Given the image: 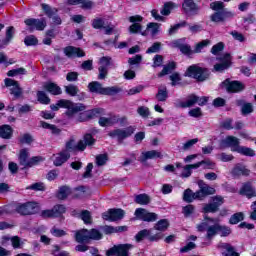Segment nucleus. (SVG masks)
I'll return each instance as SVG.
<instances>
[{"label":"nucleus","instance_id":"1","mask_svg":"<svg viewBox=\"0 0 256 256\" xmlns=\"http://www.w3.org/2000/svg\"><path fill=\"white\" fill-rule=\"evenodd\" d=\"M50 108L52 111H59V108L67 109L66 115H68V117H73L75 113H80V111H85V109H87L84 104H75L72 101L65 99L59 100L56 104L50 105Z\"/></svg>","mask_w":256,"mask_h":256},{"label":"nucleus","instance_id":"2","mask_svg":"<svg viewBox=\"0 0 256 256\" xmlns=\"http://www.w3.org/2000/svg\"><path fill=\"white\" fill-rule=\"evenodd\" d=\"M210 7L213 11H216L211 15V21H213V23H223V21H227V19H233V17H235L233 12L224 9L225 5L223 2L218 1L211 3Z\"/></svg>","mask_w":256,"mask_h":256},{"label":"nucleus","instance_id":"3","mask_svg":"<svg viewBox=\"0 0 256 256\" xmlns=\"http://www.w3.org/2000/svg\"><path fill=\"white\" fill-rule=\"evenodd\" d=\"M87 145H95V140L91 134H86L84 140H80L79 142H76L74 139L69 140L66 143L65 151L68 153H71V151H85Z\"/></svg>","mask_w":256,"mask_h":256},{"label":"nucleus","instance_id":"4","mask_svg":"<svg viewBox=\"0 0 256 256\" xmlns=\"http://www.w3.org/2000/svg\"><path fill=\"white\" fill-rule=\"evenodd\" d=\"M103 234L99 232L97 229L87 230L82 229L80 231L76 232L75 239L77 243H87L90 239H93L95 241H99V239H102Z\"/></svg>","mask_w":256,"mask_h":256},{"label":"nucleus","instance_id":"5","mask_svg":"<svg viewBox=\"0 0 256 256\" xmlns=\"http://www.w3.org/2000/svg\"><path fill=\"white\" fill-rule=\"evenodd\" d=\"M88 89L91 93H98L99 95H117L121 91L117 86L103 88L101 83L97 81L89 83Z\"/></svg>","mask_w":256,"mask_h":256},{"label":"nucleus","instance_id":"6","mask_svg":"<svg viewBox=\"0 0 256 256\" xmlns=\"http://www.w3.org/2000/svg\"><path fill=\"white\" fill-rule=\"evenodd\" d=\"M197 229L201 232L206 231V239L211 241L219 233V223L215 222V220H209L199 224Z\"/></svg>","mask_w":256,"mask_h":256},{"label":"nucleus","instance_id":"7","mask_svg":"<svg viewBox=\"0 0 256 256\" xmlns=\"http://www.w3.org/2000/svg\"><path fill=\"white\" fill-rule=\"evenodd\" d=\"M207 101H209V98L202 96L198 97L196 95H190L186 101H179L176 103V107H181L182 109H187L189 107H193V105H206Z\"/></svg>","mask_w":256,"mask_h":256},{"label":"nucleus","instance_id":"8","mask_svg":"<svg viewBox=\"0 0 256 256\" xmlns=\"http://www.w3.org/2000/svg\"><path fill=\"white\" fill-rule=\"evenodd\" d=\"M40 209L41 207L37 202H28L16 207V211L20 213V215H35V213H39Z\"/></svg>","mask_w":256,"mask_h":256},{"label":"nucleus","instance_id":"9","mask_svg":"<svg viewBox=\"0 0 256 256\" xmlns=\"http://www.w3.org/2000/svg\"><path fill=\"white\" fill-rule=\"evenodd\" d=\"M185 75L186 77H192L198 81H205L207 79V69L192 65L187 69Z\"/></svg>","mask_w":256,"mask_h":256},{"label":"nucleus","instance_id":"10","mask_svg":"<svg viewBox=\"0 0 256 256\" xmlns=\"http://www.w3.org/2000/svg\"><path fill=\"white\" fill-rule=\"evenodd\" d=\"M224 203L223 197L215 196L211 198V201L208 204H204L202 208L203 213H216L219 211V207Z\"/></svg>","mask_w":256,"mask_h":256},{"label":"nucleus","instance_id":"11","mask_svg":"<svg viewBox=\"0 0 256 256\" xmlns=\"http://www.w3.org/2000/svg\"><path fill=\"white\" fill-rule=\"evenodd\" d=\"M133 133H135V127L129 126L125 129H116L114 131L109 132V137H112V139H118V141H123V139L131 137Z\"/></svg>","mask_w":256,"mask_h":256},{"label":"nucleus","instance_id":"12","mask_svg":"<svg viewBox=\"0 0 256 256\" xmlns=\"http://www.w3.org/2000/svg\"><path fill=\"white\" fill-rule=\"evenodd\" d=\"M230 147L231 151L237 152L240 147L239 138L235 136H228L220 141L219 149H227Z\"/></svg>","mask_w":256,"mask_h":256},{"label":"nucleus","instance_id":"13","mask_svg":"<svg viewBox=\"0 0 256 256\" xmlns=\"http://www.w3.org/2000/svg\"><path fill=\"white\" fill-rule=\"evenodd\" d=\"M129 249H133V245L131 244H120L118 246H114L109 249L106 253L107 256H129L128 251Z\"/></svg>","mask_w":256,"mask_h":256},{"label":"nucleus","instance_id":"14","mask_svg":"<svg viewBox=\"0 0 256 256\" xmlns=\"http://www.w3.org/2000/svg\"><path fill=\"white\" fill-rule=\"evenodd\" d=\"M25 25L29 27L30 31H43L47 27V21L45 19H27L25 20Z\"/></svg>","mask_w":256,"mask_h":256},{"label":"nucleus","instance_id":"15","mask_svg":"<svg viewBox=\"0 0 256 256\" xmlns=\"http://www.w3.org/2000/svg\"><path fill=\"white\" fill-rule=\"evenodd\" d=\"M125 217V211L123 209H110L102 214V218L105 221H119Z\"/></svg>","mask_w":256,"mask_h":256},{"label":"nucleus","instance_id":"16","mask_svg":"<svg viewBox=\"0 0 256 256\" xmlns=\"http://www.w3.org/2000/svg\"><path fill=\"white\" fill-rule=\"evenodd\" d=\"M222 87L228 91V93H239L245 89V85L239 81H230L229 79L222 82Z\"/></svg>","mask_w":256,"mask_h":256},{"label":"nucleus","instance_id":"17","mask_svg":"<svg viewBox=\"0 0 256 256\" xmlns=\"http://www.w3.org/2000/svg\"><path fill=\"white\" fill-rule=\"evenodd\" d=\"M219 63L214 65V71H225V69H229L231 67V55L229 54H222L218 58Z\"/></svg>","mask_w":256,"mask_h":256},{"label":"nucleus","instance_id":"18","mask_svg":"<svg viewBox=\"0 0 256 256\" xmlns=\"http://www.w3.org/2000/svg\"><path fill=\"white\" fill-rule=\"evenodd\" d=\"M145 237H147V239L149 241H159V239H161L162 235L161 233H157L155 235H153V230H141L140 232H138V234L136 235V241H143V239H145Z\"/></svg>","mask_w":256,"mask_h":256},{"label":"nucleus","instance_id":"19","mask_svg":"<svg viewBox=\"0 0 256 256\" xmlns=\"http://www.w3.org/2000/svg\"><path fill=\"white\" fill-rule=\"evenodd\" d=\"M99 79H105L109 71V65H111V57L104 56L100 59L99 62Z\"/></svg>","mask_w":256,"mask_h":256},{"label":"nucleus","instance_id":"20","mask_svg":"<svg viewBox=\"0 0 256 256\" xmlns=\"http://www.w3.org/2000/svg\"><path fill=\"white\" fill-rule=\"evenodd\" d=\"M67 209L63 205H56L51 210L42 211L41 215L43 217H61L63 213H65Z\"/></svg>","mask_w":256,"mask_h":256},{"label":"nucleus","instance_id":"21","mask_svg":"<svg viewBox=\"0 0 256 256\" xmlns=\"http://www.w3.org/2000/svg\"><path fill=\"white\" fill-rule=\"evenodd\" d=\"M129 21L130 23H132V25L129 27V32L141 33V29H142L141 22L143 21V17L139 15L130 16Z\"/></svg>","mask_w":256,"mask_h":256},{"label":"nucleus","instance_id":"22","mask_svg":"<svg viewBox=\"0 0 256 256\" xmlns=\"http://www.w3.org/2000/svg\"><path fill=\"white\" fill-rule=\"evenodd\" d=\"M6 87H9L11 95L14 97H21V87H19V83L13 79L6 78L4 80Z\"/></svg>","mask_w":256,"mask_h":256},{"label":"nucleus","instance_id":"23","mask_svg":"<svg viewBox=\"0 0 256 256\" xmlns=\"http://www.w3.org/2000/svg\"><path fill=\"white\" fill-rule=\"evenodd\" d=\"M42 9L45 12V14L50 17H52V23L54 25H61V18L59 16H54L57 14V9L56 8H51L47 4H42Z\"/></svg>","mask_w":256,"mask_h":256},{"label":"nucleus","instance_id":"24","mask_svg":"<svg viewBox=\"0 0 256 256\" xmlns=\"http://www.w3.org/2000/svg\"><path fill=\"white\" fill-rule=\"evenodd\" d=\"M2 245H4V247H7V245H9V243H11L13 249H21V239L17 236H3L2 240H1Z\"/></svg>","mask_w":256,"mask_h":256},{"label":"nucleus","instance_id":"25","mask_svg":"<svg viewBox=\"0 0 256 256\" xmlns=\"http://www.w3.org/2000/svg\"><path fill=\"white\" fill-rule=\"evenodd\" d=\"M163 155L157 150L142 152L139 157L140 163H146L149 159H161Z\"/></svg>","mask_w":256,"mask_h":256},{"label":"nucleus","instance_id":"26","mask_svg":"<svg viewBox=\"0 0 256 256\" xmlns=\"http://www.w3.org/2000/svg\"><path fill=\"white\" fill-rule=\"evenodd\" d=\"M185 40L183 39H178L172 42V47H177L180 49L181 53L184 55H193V50H191V46L187 44H183Z\"/></svg>","mask_w":256,"mask_h":256},{"label":"nucleus","instance_id":"27","mask_svg":"<svg viewBox=\"0 0 256 256\" xmlns=\"http://www.w3.org/2000/svg\"><path fill=\"white\" fill-rule=\"evenodd\" d=\"M69 157H71V154L67 152V150H63L60 153L56 154L53 159L55 167H61L63 163H66Z\"/></svg>","mask_w":256,"mask_h":256},{"label":"nucleus","instance_id":"28","mask_svg":"<svg viewBox=\"0 0 256 256\" xmlns=\"http://www.w3.org/2000/svg\"><path fill=\"white\" fill-rule=\"evenodd\" d=\"M64 53L66 57L73 59L75 57H85V52L80 48H75L73 46H68L64 49Z\"/></svg>","mask_w":256,"mask_h":256},{"label":"nucleus","instance_id":"29","mask_svg":"<svg viewBox=\"0 0 256 256\" xmlns=\"http://www.w3.org/2000/svg\"><path fill=\"white\" fill-rule=\"evenodd\" d=\"M251 173V170L247 168V166L243 164H237L233 169H232V175L234 177H241L243 175L244 177H249Z\"/></svg>","mask_w":256,"mask_h":256},{"label":"nucleus","instance_id":"30","mask_svg":"<svg viewBox=\"0 0 256 256\" xmlns=\"http://www.w3.org/2000/svg\"><path fill=\"white\" fill-rule=\"evenodd\" d=\"M218 249L222 252L223 256H239V253L235 251V248L228 243L218 244Z\"/></svg>","mask_w":256,"mask_h":256},{"label":"nucleus","instance_id":"31","mask_svg":"<svg viewBox=\"0 0 256 256\" xmlns=\"http://www.w3.org/2000/svg\"><path fill=\"white\" fill-rule=\"evenodd\" d=\"M240 195H245L251 199V197H256V189L251 185V182L244 183L240 189Z\"/></svg>","mask_w":256,"mask_h":256},{"label":"nucleus","instance_id":"32","mask_svg":"<svg viewBox=\"0 0 256 256\" xmlns=\"http://www.w3.org/2000/svg\"><path fill=\"white\" fill-rule=\"evenodd\" d=\"M161 29V24L150 22L147 24L146 31L142 32L141 35H152V37H155L159 33Z\"/></svg>","mask_w":256,"mask_h":256},{"label":"nucleus","instance_id":"33","mask_svg":"<svg viewBox=\"0 0 256 256\" xmlns=\"http://www.w3.org/2000/svg\"><path fill=\"white\" fill-rule=\"evenodd\" d=\"M182 7L185 11V13H190V15H193L199 11V7L193 0H184V3L182 4Z\"/></svg>","mask_w":256,"mask_h":256},{"label":"nucleus","instance_id":"34","mask_svg":"<svg viewBox=\"0 0 256 256\" xmlns=\"http://www.w3.org/2000/svg\"><path fill=\"white\" fill-rule=\"evenodd\" d=\"M115 123H119V116H110V117H101L99 119L100 127H111V125H115Z\"/></svg>","mask_w":256,"mask_h":256},{"label":"nucleus","instance_id":"35","mask_svg":"<svg viewBox=\"0 0 256 256\" xmlns=\"http://www.w3.org/2000/svg\"><path fill=\"white\" fill-rule=\"evenodd\" d=\"M29 161H31V158H29V150L28 149L20 150V154H19L20 165H22V167H29Z\"/></svg>","mask_w":256,"mask_h":256},{"label":"nucleus","instance_id":"36","mask_svg":"<svg viewBox=\"0 0 256 256\" xmlns=\"http://www.w3.org/2000/svg\"><path fill=\"white\" fill-rule=\"evenodd\" d=\"M176 168L180 171L178 172V175L183 178L191 177V174L193 173L189 165L183 166L181 163H176Z\"/></svg>","mask_w":256,"mask_h":256},{"label":"nucleus","instance_id":"37","mask_svg":"<svg viewBox=\"0 0 256 256\" xmlns=\"http://www.w3.org/2000/svg\"><path fill=\"white\" fill-rule=\"evenodd\" d=\"M44 89L51 93V95H61V87L57 86V84L48 82L44 85Z\"/></svg>","mask_w":256,"mask_h":256},{"label":"nucleus","instance_id":"38","mask_svg":"<svg viewBox=\"0 0 256 256\" xmlns=\"http://www.w3.org/2000/svg\"><path fill=\"white\" fill-rule=\"evenodd\" d=\"M15 35V28L13 26H10L6 30V38L0 42V49H3L5 45H9V42L11 39H13V36Z\"/></svg>","mask_w":256,"mask_h":256},{"label":"nucleus","instance_id":"39","mask_svg":"<svg viewBox=\"0 0 256 256\" xmlns=\"http://www.w3.org/2000/svg\"><path fill=\"white\" fill-rule=\"evenodd\" d=\"M174 9H177V4H175L173 2H167V3L164 4L160 13L164 17H167V16L171 15V11H173Z\"/></svg>","mask_w":256,"mask_h":256},{"label":"nucleus","instance_id":"40","mask_svg":"<svg viewBox=\"0 0 256 256\" xmlns=\"http://www.w3.org/2000/svg\"><path fill=\"white\" fill-rule=\"evenodd\" d=\"M198 187L204 192V195H215V188L205 184L203 180L198 181Z\"/></svg>","mask_w":256,"mask_h":256},{"label":"nucleus","instance_id":"41","mask_svg":"<svg viewBox=\"0 0 256 256\" xmlns=\"http://www.w3.org/2000/svg\"><path fill=\"white\" fill-rule=\"evenodd\" d=\"M13 135V129L9 125H3L0 127V137L2 139H11Z\"/></svg>","mask_w":256,"mask_h":256},{"label":"nucleus","instance_id":"42","mask_svg":"<svg viewBox=\"0 0 256 256\" xmlns=\"http://www.w3.org/2000/svg\"><path fill=\"white\" fill-rule=\"evenodd\" d=\"M69 5H82L83 9H92L93 2L87 0H68Z\"/></svg>","mask_w":256,"mask_h":256},{"label":"nucleus","instance_id":"43","mask_svg":"<svg viewBox=\"0 0 256 256\" xmlns=\"http://www.w3.org/2000/svg\"><path fill=\"white\" fill-rule=\"evenodd\" d=\"M236 153L240 155H245V157H255V150L245 147V146H238L236 149Z\"/></svg>","mask_w":256,"mask_h":256},{"label":"nucleus","instance_id":"44","mask_svg":"<svg viewBox=\"0 0 256 256\" xmlns=\"http://www.w3.org/2000/svg\"><path fill=\"white\" fill-rule=\"evenodd\" d=\"M167 97H169V93L167 92V87L162 86L158 88V93L156 94L157 101H167Z\"/></svg>","mask_w":256,"mask_h":256},{"label":"nucleus","instance_id":"45","mask_svg":"<svg viewBox=\"0 0 256 256\" xmlns=\"http://www.w3.org/2000/svg\"><path fill=\"white\" fill-rule=\"evenodd\" d=\"M151 198L147 194H140L135 196V203L138 205H149Z\"/></svg>","mask_w":256,"mask_h":256},{"label":"nucleus","instance_id":"46","mask_svg":"<svg viewBox=\"0 0 256 256\" xmlns=\"http://www.w3.org/2000/svg\"><path fill=\"white\" fill-rule=\"evenodd\" d=\"M209 45H211V40H209V39L202 40L201 42H199L195 45L193 53H201V51H203V49H205V47H209Z\"/></svg>","mask_w":256,"mask_h":256},{"label":"nucleus","instance_id":"47","mask_svg":"<svg viewBox=\"0 0 256 256\" xmlns=\"http://www.w3.org/2000/svg\"><path fill=\"white\" fill-rule=\"evenodd\" d=\"M71 195V188L68 186H62L58 192V199H67Z\"/></svg>","mask_w":256,"mask_h":256},{"label":"nucleus","instance_id":"48","mask_svg":"<svg viewBox=\"0 0 256 256\" xmlns=\"http://www.w3.org/2000/svg\"><path fill=\"white\" fill-rule=\"evenodd\" d=\"M101 114H103V109L96 108V109L85 112L83 115L87 117V119H93V117H99V115Z\"/></svg>","mask_w":256,"mask_h":256},{"label":"nucleus","instance_id":"49","mask_svg":"<svg viewBox=\"0 0 256 256\" xmlns=\"http://www.w3.org/2000/svg\"><path fill=\"white\" fill-rule=\"evenodd\" d=\"M37 98L39 103H42V105H49L51 102V99L48 98L47 94L44 91H38Z\"/></svg>","mask_w":256,"mask_h":256},{"label":"nucleus","instance_id":"50","mask_svg":"<svg viewBox=\"0 0 256 256\" xmlns=\"http://www.w3.org/2000/svg\"><path fill=\"white\" fill-rule=\"evenodd\" d=\"M183 200L186 201V203H193V201H195V192L191 191V189L185 190Z\"/></svg>","mask_w":256,"mask_h":256},{"label":"nucleus","instance_id":"51","mask_svg":"<svg viewBox=\"0 0 256 256\" xmlns=\"http://www.w3.org/2000/svg\"><path fill=\"white\" fill-rule=\"evenodd\" d=\"M182 213L185 217H192L195 215V206L189 204L182 208Z\"/></svg>","mask_w":256,"mask_h":256},{"label":"nucleus","instance_id":"52","mask_svg":"<svg viewBox=\"0 0 256 256\" xmlns=\"http://www.w3.org/2000/svg\"><path fill=\"white\" fill-rule=\"evenodd\" d=\"M41 127L43 129H49L50 131H52V133L54 135H59V133H61V130H59V128H57L55 125L49 124L47 122H41Z\"/></svg>","mask_w":256,"mask_h":256},{"label":"nucleus","instance_id":"53","mask_svg":"<svg viewBox=\"0 0 256 256\" xmlns=\"http://www.w3.org/2000/svg\"><path fill=\"white\" fill-rule=\"evenodd\" d=\"M175 69V62H171L168 65L164 66L163 70L158 74V77H164V75H169L171 71Z\"/></svg>","mask_w":256,"mask_h":256},{"label":"nucleus","instance_id":"54","mask_svg":"<svg viewBox=\"0 0 256 256\" xmlns=\"http://www.w3.org/2000/svg\"><path fill=\"white\" fill-rule=\"evenodd\" d=\"M168 227H169V221L167 219H162L158 221V223L155 225L156 231H166Z\"/></svg>","mask_w":256,"mask_h":256},{"label":"nucleus","instance_id":"55","mask_svg":"<svg viewBox=\"0 0 256 256\" xmlns=\"http://www.w3.org/2000/svg\"><path fill=\"white\" fill-rule=\"evenodd\" d=\"M244 217L245 216L243 215V212H238L232 215L230 218L231 225H237V223H240V221H243Z\"/></svg>","mask_w":256,"mask_h":256},{"label":"nucleus","instance_id":"56","mask_svg":"<svg viewBox=\"0 0 256 256\" xmlns=\"http://www.w3.org/2000/svg\"><path fill=\"white\" fill-rule=\"evenodd\" d=\"M137 113L138 115H140V117H143V119H147V117L151 115V111H149V108L147 106L138 107Z\"/></svg>","mask_w":256,"mask_h":256},{"label":"nucleus","instance_id":"57","mask_svg":"<svg viewBox=\"0 0 256 256\" xmlns=\"http://www.w3.org/2000/svg\"><path fill=\"white\" fill-rule=\"evenodd\" d=\"M19 142L22 145H31V143H33V136H31L30 134H23L22 136H20Z\"/></svg>","mask_w":256,"mask_h":256},{"label":"nucleus","instance_id":"58","mask_svg":"<svg viewBox=\"0 0 256 256\" xmlns=\"http://www.w3.org/2000/svg\"><path fill=\"white\" fill-rule=\"evenodd\" d=\"M197 143H199L198 138L188 140L186 143L183 144L182 149L183 151H189L194 145H197Z\"/></svg>","mask_w":256,"mask_h":256},{"label":"nucleus","instance_id":"59","mask_svg":"<svg viewBox=\"0 0 256 256\" xmlns=\"http://www.w3.org/2000/svg\"><path fill=\"white\" fill-rule=\"evenodd\" d=\"M217 157H218L219 161H222L223 163L233 161V159H234L232 154H227L225 152L218 154Z\"/></svg>","mask_w":256,"mask_h":256},{"label":"nucleus","instance_id":"60","mask_svg":"<svg viewBox=\"0 0 256 256\" xmlns=\"http://www.w3.org/2000/svg\"><path fill=\"white\" fill-rule=\"evenodd\" d=\"M65 91L68 95H71V97H75V95L79 93V88L75 85H68L65 87Z\"/></svg>","mask_w":256,"mask_h":256},{"label":"nucleus","instance_id":"61","mask_svg":"<svg viewBox=\"0 0 256 256\" xmlns=\"http://www.w3.org/2000/svg\"><path fill=\"white\" fill-rule=\"evenodd\" d=\"M26 189H31L32 191H45V184L42 182H36L28 187Z\"/></svg>","mask_w":256,"mask_h":256},{"label":"nucleus","instance_id":"62","mask_svg":"<svg viewBox=\"0 0 256 256\" xmlns=\"http://www.w3.org/2000/svg\"><path fill=\"white\" fill-rule=\"evenodd\" d=\"M159 51H161V42H155L147 49L146 53H159Z\"/></svg>","mask_w":256,"mask_h":256},{"label":"nucleus","instance_id":"63","mask_svg":"<svg viewBox=\"0 0 256 256\" xmlns=\"http://www.w3.org/2000/svg\"><path fill=\"white\" fill-rule=\"evenodd\" d=\"M200 163L203 169H215V162L210 159L202 160Z\"/></svg>","mask_w":256,"mask_h":256},{"label":"nucleus","instance_id":"64","mask_svg":"<svg viewBox=\"0 0 256 256\" xmlns=\"http://www.w3.org/2000/svg\"><path fill=\"white\" fill-rule=\"evenodd\" d=\"M24 43L27 45V47H31L33 45H37L38 40L35 36L31 35L25 38Z\"/></svg>","mask_w":256,"mask_h":256}]
</instances>
